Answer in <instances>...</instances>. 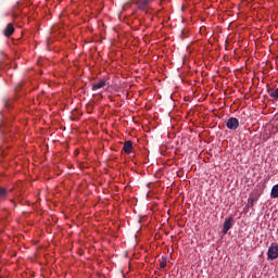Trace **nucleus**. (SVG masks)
Segmentation results:
<instances>
[{"mask_svg":"<svg viewBox=\"0 0 278 278\" xmlns=\"http://www.w3.org/2000/svg\"><path fill=\"white\" fill-rule=\"evenodd\" d=\"M226 127H227V129H231V130L236 131V129H238V127H240V121L236 117H230V118H228V121L226 123Z\"/></svg>","mask_w":278,"mask_h":278,"instance_id":"1","label":"nucleus"},{"mask_svg":"<svg viewBox=\"0 0 278 278\" xmlns=\"http://www.w3.org/2000/svg\"><path fill=\"white\" fill-rule=\"evenodd\" d=\"M110 78H103L102 80L94 83L91 87V90H101V88H105V86H110L108 83Z\"/></svg>","mask_w":278,"mask_h":278,"instance_id":"3","label":"nucleus"},{"mask_svg":"<svg viewBox=\"0 0 278 278\" xmlns=\"http://www.w3.org/2000/svg\"><path fill=\"white\" fill-rule=\"evenodd\" d=\"M270 198L278 199V184L271 188Z\"/></svg>","mask_w":278,"mask_h":278,"instance_id":"9","label":"nucleus"},{"mask_svg":"<svg viewBox=\"0 0 278 278\" xmlns=\"http://www.w3.org/2000/svg\"><path fill=\"white\" fill-rule=\"evenodd\" d=\"M13 189H5L3 187H0V199H5L8 197V192H12Z\"/></svg>","mask_w":278,"mask_h":278,"instance_id":"8","label":"nucleus"},{"mask_svg":"<svg viewBox=\"0 0 278 278\" xmlns=\"http://www.w3.org/2000/svg\"><path fill=\"white\" fill-rule=\"evenodd\" d=\"M3 34L7 38H10V36L14 34V25L12 23H9L3 30Z\"/></svg>","mask_w":278,"mask_h":278,"instance_id":"6","label":"nucleus"},{"mask_svg":"<svg viewBox=\"0 0 278 278\" xmlns=\"http://www.w3.org/2000/svg\"><path fill=\"white\" fill-rule=\"evenodd\" d=\"M233 223V217H229L224 223L223 233H228L229 229H231Z\"/></svg>","mask_w":278,"mask_h":278,"instance_id":"5","label":"nucleus"},{"mask_svg":"<svg viewBox=\"0 0 278 278\" xmlns=\"http://www.w3.org/2000/svg\"><path fill=\"white\" fill-rule=\"evenodd\" d=\"M253 201H254V199H253V198H250V199L248 200V203H250L251 205H253Z\"/></svg>","mask_w":278,"mask_h":278,"instance_id":"12","label":"nucleus"},{"mask_svg":"<svg viewBox=\"0 0 278 278\" xmlns=\"http://www.w3.org/2000/svg\"><path fill=\"white\" fill-rule=\"evenodd\" d=\"M166 262H167L166 257H162V261L160 262V267L166 268Z\"/></svg>","mask_w":278,"mask_h":278,"instance_id":"11","label":"nucleus"},{"mask_svg":"<svg viewBox=\"0 0 278 278\" xmlns=\"http://www.w3.org/2000/svg\"><path fill=\"white\" fill-rule=\"evenodd\" d=\"M149 5V0H141L139 1V8L143 10V8H147Z\"/></svg>","mask_w":278,"mask_h":278,"instance_id":"10","label":"nucleus"},{"mask_svg":"<svg viewBox=\"0 0 278 278\" xmlns=\"http://www.w3.org/2000/svg\"><path fill=\"white\" fill-rule=\"evenodd\" d=\"M268 260H277L278 257V245H270L267 251Z\"/></svg>","mask_w":278,"mask_h":278,"instance_id":"2","label":"nucleus"},{"mask_svg":"<svg viewBox=\"0 0 278 278\" xmlns=\"http://www.w3.org/2000/svg\"><path fill=\"white\" fill-rule=\"evenodd\" d=\"M123 151L129 155L134 151V143L131 141H126L123 146Z\"/></svg>","mask_w":278,"mask_h":278,"instance_id":"7","label":"nucleus"},{"mask_svg":"<svg viewBox=\"0 0 278 278\" xmlns=\"http://www.w3.org/2000/svg\"><path fill=\"white\" fill-rule=\"evenodd\" d=\"M267 94L271 97V99H275V101H278V88L270 87L267 85Z\"/></svg>","mask_w":278,"mask_h":278,"instance_id":"4","label":"nucleus"}]
</instances>
